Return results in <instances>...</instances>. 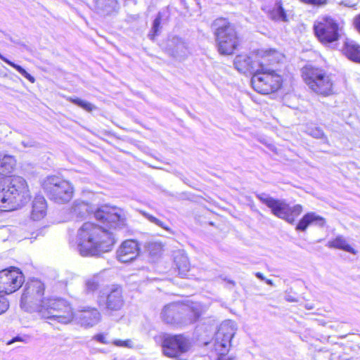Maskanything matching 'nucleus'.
I'll return each mask as SVG.
<instances>
[{
  "instance_id": "obj_43",
  "label": "nucleus",
  "mask_w": 360,
  "mask_h": 360,
  "mask_svg": "<svg viewBox=\"0 0 360 360\" xmlns=\"http://www.w3.org/2000/svg\"><path fill=\"white\" fill-rule=\"evenodd\" d=\"M304 2L316 6H321L326 4V0H303Z\"/></svg>"
},
{
  "instance_id": "obj_32",
  "label": "nucleus",
  "mask_w": 360,
  "mask_h": 360,
  "mask_svg": "<svg viewBox=\"0 0 360 360\" xmlns=\"http://www.w3.org/2000/svg\"><path fill=\"white\" fill-rule=\"evenodd\" d=\"M9 195L8 193V191L5 190V187L2 185L0 181V210H13L11 207H10L9 204Z\"/></svg>"
},
{
  "instance_id": "obj_9",
  "label": "nucleus",
  "mask_w": 360,
  "mask_h": 360,
  "mask_svg": "<svg viewBox=\"0 0 360 360\" xmlns=\"http://www.w3.org/2000/svg\"><path fill=\"white\" fill-rule=\"evenodd\" d=\"M97 304L103 311L108 314L122 309L124 305L122 287L112 285L101 291L97 297Z\"/></svg>"
},
{
  "instance_id": "obj_6",
  "label": "nucleus",
  "mask_w": 360,
  "mask_h": 360,
  "mask_svg": "<svg viewBox=\"0 0 360 360\" xmlns=\"http://www.w3.org/2000/svg\"><path fill=\"white\" fill-rule=\"evenodd\" d=\"M253 89L262 94H269L276 91L282 84L280 75L270 68H265L264 64L261 66L260 70L255 73L251 79Z\"/></svg>"
},
{
  "instance_id": "obj_29",
  "label": "nucleus",
  "mask_w": 360,
  "mask_h": 360,
  "mask_svg": "<svg viewBox=\"0 0 360 360\" xmlns=\"http://www.w3.org/2000/svg\"><path fill=\"white\" fill-rule=\"evenodd\" d=\"M0 59L6 63L8 65L13 67V68H15L20 74H21L24 77L28 79L31 83L35 82L34 77L32 76L30 74H29L22 67L11 61L10 60L4 57L1 53Z\"/></svg>"
},
{
  "instance_id": "obj_19",
  "label": "nucleus",
  "mask_w": 360,
  "mask_h": 360,
  "mask_svg": "<svg viewBox=\"0 0 360 360\" xmlns=\"http://www.w3.org/2000/svg\"><path fill=\"white\" fill-rule=\"evenodd\" d=\"M182 305L178 302L169 303L165 306L162 312V320L167 324L174 326H182Z\"/></svg>"
},
{
  "instance_id": "obj_52",
  "label": "nucleus",
  "mask_w": 360,
  "mask_h": 360,
  "mask_svg": "<svg viewBox=\"0 0 360 360\" xmlns=\"http://www.w3.org/2000/svg\"><path fill=\"white\" fill-rule=\"evenodd\" d=\"M305 307H306L307 309H313V306H312V305H309V304H307V305L305 306Z\"/></svg>"
},
{
  "instance_id": "obj_26",
  "label": "nucleus",
  "mask_w": 360,
  "mask_h": 360,
  "mask_svg": "<svg viewBox=\"0 0 360 360\" xmlns=\"http://www.w3.org/2000/svg\"><path fill=\"white\" fill-rule=\"evenodd\" d=\"M283 58V56L278 51L269 50L264 52V54L262 56V60H259V62H264V67L269 68V65L280 63Z\"/></svg>"
},
{
  "instance_id": "obj_28",
  "label": "nucleus",
  "mask_w": 360,
  "mask_h": 360,
  "mask_svg": "<svg viewBox=\"0 0 360 360\" xmlns=\"http://www.w3.org/2000/svg\"><path fill=\"white\" fill-rule=\"evenodd\" d=\"M327 245L330 248L342 250L353 255L356 254V251L347 243L346 239L342 236H338L334 240L329 241Z\"/></svg>"
},
{
  "instance_id": "obj_22",
  "label": "nucleus",
  "mask_w": 360,
  "mask_h": 360,
  "mask_svg": "<svg viewBox=\"0 0 360 360\" xmlns=\"http://www.w3.org/2000/svg\"><path fill=\"white\" fill-rule=\"evenodd\" d=\"M342 51L350 60L360 63V45L354 41L347 39L344 42Z\"/></svg>"
},
{
  "instance_id": "obj_12",
  "label": "nucleus",
  "mask_w": 360,
  "mask_h": 360,
  "mask_svg": "<svg viewBox=\"0 0 360 360\" xmlns=\"http://www.w3.org/2000/svg\"><path fill=\"white\" fill-rule=\"evenodd\" d=\"M191 347L190 339L181 334L165 335L162 338L163 354L169 358H179L181 354L186 353Z\"/></svg>"
},
{
  "instance_id": "obj_39",
  "label": "nucleus",
  "mask_w": 360,
  "mask_h": 360,
  "mask_svg": "<svg viewBox=\"0 0 360 360\" xmlns=\"http://www.w3.org/2000/svg\"><path fill=\"white\" fill-rule=\"evenodd\" d=\"M302 210L303 209L301 205H295L292 207L289 205L288 213L295 219L302 213Z\"/></svg>"
},
{
  "instance_id": "obj_31",
  "label": "nucleus",
  "mask_w": 360,
  "mask_h": 360,
  "mask_svg": "<svg viewBox=\"0 0 360 360\" xmlns=\"http://www.w3.org/2000/svg\"><path fill=\"white\" fill-rule=\"evenodd\" d=\"M100 287V278L98 276H94L85 281L84 290L86 293H93Z\"/></svg>"
},
{
  "instance_id": "obj_14",
  "label": "nucleus",
  "mask_w": 360,
  "mask_h": 360,
  "mask_svg": "<svg viewBox=\"0 0 360 360\" xmlns=\"http://www.w3.org/2000/svg\"><path fill=\"white\" fill-rule=\"evenodd\" d=\"M257 198L271 209L274 215L285 220L289 224L294 223V217L288 213L289 205L285 200L275 199L264 193L257 194Z\"/></svg>"
},
{
  "instance_id": "obj_11",
  "label": "nucleus",
  "mask_w": 360,
  "mask_h": 360,
  "mask_svg": "<svg viewBox=\"0 0 360 360\" xmlns=\"http://www.w3.org/2000/svg\"><path fill=\"white\" fill-rule=\"evenodd\" d=\"M314 30L320 42L326 45L338 41L340 36L338 22L328 16L317 20L314 25Z\"/></svg>"
},
{
  "instance_id": "obj_48",
  "label": "nucleus",
  "mask_w": 360,
  "mask_h": 360,
  "mask_svg": "<svg viewBox=\"0 0 360 360\" xmlns=\"http://www.w3.org/2000/svg\"><path fill=\"white\" fill-rule=\"evenodd\" d=\"M255 276L257 278H258L259 279L262 280V281H264L265 280V278L264 276H263V274L260 272H257L255 273Z\"/></svg>"
},
{
  "instance_id": "obj_45",
  "label": "nucleus",
  "mask_w": 360,
  "mask_h": 360,
  "mask_svg": "<svg viewBox=\"0 0 360 360\" xmlns=\"http://www.w3.org/2000/svg\"><path fill=\"white\" fill-rule=\"evenodd\" d=\"M353 23L356 30L360 33V13L355 16Z\"/></svg>"
},
{
  "instance_id": "obj_17",
  "label": "nucleus",
  "mask_w": 360,
  "mask_h": 360,
  "mask_svg": "<svg viewBox=\"0 0 360 360\" xmlns=\"http://www.w3.org/2000/svg\"><path fill=\"white\" fill-rule=\"evenodd\" d=\"M140 254V246L135 240H126L122 243L117 250V258L122 262L127 263L134 260Z\"/></svg>"
},
{
  "instance_id": "obj_3",
  "label": "nucleus",
  "mask_w": 360,
  "mask_h": 360,
  "mask_svg": "<svg viewBox=\"0 0 360 360\" xmlns=\"http://www.w3.org/2000/svg\"><path fill=\"white\" fill-rule=\"evenodd\" d=\"M38 309L37 313L44 319H50L63 324L70 323L74 319V313L70 304L60 297H49L44 300L41 307H32Z\"/></svg>"
},
{
  "instance_id": "obj_8",
  "label": "nucleus",
  "mask_w": 360,
  "mask_h": 360,
  "mask_svg": "<svg viewBox=\"0 0 360 360\" xmlns=\"http://www.w3.org/2000/svg\"><path fill=\"white\" fill-rule=\"evenodd\" d=\"M44 285L39 280L34 279L25 284L24 292L20 299V307L26 311L37 312L38 309H33L32 307H41L46 298L43 297Z\"/></svg>"
},
{
  "instance_id": "obj_10",
  "label": "nucleus",
  "mask_w": 360,
  "mask_h": 360,
  "mask_svg": "<svg viewBox=\"0 0 360 360\" xmlns=\"http://www.w3.org/2000/svg\"><path fill=\"white\" fill-rule=\"evenodd\" d=\"M9 204L13 210L24 205L30 200V193L26 181L21 176L11 178L7 188Z\"/></svg>"
},
{
  "instance_id": "obj_40",
  "label": "nucleus",
  "mask_w": 360,
  "mask_h": 360,
  "mask_svg": "<svg viewBox=\"0 0 360 360\" xmlns=\"http://www.w3.org/2000/svg\"><path fill=\"white\" fill-rule=\"evenodd\" d=\"M9 307V303L7 299L2 295H0V315L6 312Z\"/></svg>"
},
{
  "instance_id": "obj_51",
  "label": "nucleus",
  "mask_w": 360,
  "mask_h": 360,
  "mask_svg": "<svg viewBox=\"0 0 360 360\" xmlns=\"http://www.w3.org/2000/svg\"><path fill=\"white\" fill-rule=\"evenodd\" d=\"M264 281H265V282H266L268 285H274V284H273V281H272L271 280H270V279H266V278H265V280H264Z\"/></svg>"
},
{
  "instance_id": "obj_34",
  "label": "nucleus",
  "mask_w": 360,
  "mask_h": 360,
  "mask_svg": "<svg viewBox=\"0 0 360 360\" xmlns=\"http://www.w3.org/2000/svg\"><path fill=\"white\" fill-rule=\"evenodd\" d=\"M68 101H70L71 103L78 105L79 107L83 108L87 112H91L93 110L96 108V107L91 103L82 100L79 98H72L68 97L67 98Z\"/></svg>"
},
{
  "instance_id": "obj_2",
  "label": "nucleus",
  "mask_w": 360,
  "mask_h": 360,
  "mask_svg": "<svg viewBox=\"0 0 360 360\" xmlns=\"http://www.w3.org/2000/svg\"><path fill=\"white\" fill-rule=\"evenodd\" d=\"M91 212H94L95 218L108 229H122L125 225L122 211L115 207L103 205L94 211L88 202L77 199L71 207V214L76 218H83Z\"/></svg>"
},
{
  "instance_id": "obj_33",
  "label": "nucleus",
  "mask_w": 360,
  "mask_h": 360,
  "mask_svg": "<svg viewBox=\"0 0 360 360\" xmlns=\"http://www.w3.org/2000/svg\"><path fill=\"white\" fill-rule=\"evenodd\" d=\"M172 41L174 44L173 48L174 53L180 56H185L187 51L186 43L179 37H173Z\"/></svg>"
},
{
  "instance_id": "obj_27",
  "label": "nucleus",
  "mask_w": 360,
  "mask_h": 360,
  "mask_svg": "<svg viewBox=\"0 0 360 360\" xmlns=\"http://www.w3.org/2000/svg\"><path fill=\"white\" fill-rule=\"evenodd\" d=\"M96 9L103 15L115 11L117 7V0H95Z\"/></svg>"
},
{
  "instance_id": "obj_25",
  "label": "nucleus",
  "mask_w": 360,
  "mask_h": 360,
  "mask_svg": "<svg viewBox=\"0 0 360 360\" xmlns=\"http://www.w3.org/2000/svg\"><path fill=\"white\" fill-rule=\"evenodd\" d=\"M174 263L181 277L186 276L190 269L188 257L184 253L178 252L174 255Z\"/></svg>"
},
{
  "instance_id": "obj_42",
  "label": "nucleus",
  "mask_w": 360,
  "mask_h": 360,
  "mask_svg": "<svg viewBox=\"0 0 360 360\" xmlns=\"http://www.w3.org/2000/svg\"><path fill=\"white\" fill-rule=\"evenodd\" d=\"M93 340H96L102 344L108 345L110 344V342L107 340L105 338V335L103 333H98L95 335L93 337Z\"/></svg>"
},
{
  "instance_id": "obj_36",
  "label": "nucleus",
  "mask_w": 360,
  "mask_h": 360,
  "mask_svg": "<svg viewBox=\"0 0 360 360\" xmlns=\"http://www.w3.org/2000/svg\"><path fill=\"white\" fill-rule=\"evenodd\" d=\"M147 252L152 256L158 255L162 250V245L157 242H149L146 245Z\"/></svg>"
},
{
  "instance_id": "obj_38",
  "label": "nucleus",
  "mask_w": 360,
  "mask_h": 360,
  "mask_svg": "<svg viewBox=\"0 0 360 360\" xmlns=\"http://www.w3.org/2000/svg\"><path fill=\"white\" fill-rule=\"evenodd\" d=\"M308 134L316 139H326L324 132L320 127H314L309 129Z\"/></svg>"
},
{
  "instance_id": "obj_13",
  "label": "nucleus",
  "mask_w": 360,
  "mask_h": 360,
  "mask_svg": "<svg viewBox=\"0 0 360 360\" xmlns=\"http://www.w3.org/2000/svg\"><path fill=\"white\" fill-rule=\"evenodd\" d=\"M25 281L22 271L16 267L0 271V295L11 294L18 290Z\"/></svg>"
},
{
  "instance_id": "obj_35",
  "label": "nucleus",
  "mask_w": 360,
  "mask_h": 360,
  "mask_svg": "<svg viewBox=\"0 0 360 360\" xmlns=\"http://www.w3.org/2000/svg\"><path fill=\"white\" fill-rule=\"evenodd\" d=\"M160 23H161V15L158 13L153 22V26L150 33L148 34V37L151 40H154L155 37L158 35V32L160 29Z\"/></svg>"
},
{
  "instance_id": "obj_18",
  "label": "nucleus",
  "mask_w": 360,
  "mask_h": 360,
  "mask_svg": "<svg viewBox=\"0 0 360 360\" xmlns=\"http://www.w3.org/2000/svg\"><path fill=\"white\" fill-rule=\"evenodd\" d=\"M74 319L82 326L91 328L101 321V314L96 308L87 307L74 314Z\"/></svg>"
},
{
  "instance_id": "obj_50",
  "label": "nucleus",
  "mask_w": 360,
  "mask_h": 360,
  "mask_svg": "<svg viewBox=\"0 0 360 360\" xmlns=\"http://www.w3.org/2000/svg\"><path fill=\"white\" fill-rule=\"evenodd\" d=\"M286 300L288 301V302H296V300H295L292 297H291V296H287L286 297Z\"/></svg>"
},
{
  "instance_id": "obj_47",
  "label": "nucleus",
  "mask_w": 360,
  "mask_h": 360,
  "mask_svg": "<svg viewBox=\"0 0 360 360\" xmlns=\"http://www.w3.org/2000/svg\"><path fill=\"white\" fill-rule=\"evenodd\" d=\"M22 145H23L24 147H32L34 146V142L32 141H22L21 142Z\"/></svg>"
},
{
  "instance_id": "obj_4",
  "label": "nucleus",
  "mask_w": 360,
  "mask_h": 360,
  "mask_svg": "<svg viewBox=\"0 0 360 360\" xmlns=\"http://www.w3.org/2000/svg\"><path fill=\"white\" fill-rule=\"evenodd\" d=\"M218 51L221 55H231L240 40L234 26L226 18H217L212 24Z\"/></svg>"
},
{
  "instance_id": "obj_15",
  "label": "nucleus",
  "mask_w": 360,
  "mask_h": 360,
  "mask_svg": "<svg viewBox=\"0 0 360 360\" xmlns=\"http://www.w3.org/2000/svg\"><path fill=\"white\" fill-rule=\"evenodd\" d=\"M233 335V330L228 326V324L221 325L215 334L214 342V349L219 356L217 360H235L233 357L224 356L231 346V340Z\"/></svg>"
},
{
  "instance_id": "obj_46",
  "label": "nucleus",
  "mask_w": 360,
  "mask_h": 360,
  "mask_svg": "<svg viewBox=\"0 0 360 360\" xmlns=\"http://www.w3.org/2000/svg\"><path fill=\"white\" fill-rule=\"evenodd\" d=\"M15 342H25V338L19 335H17L16 337H14L11 340L8 342V345L13 344Z\"/></svg>"
},
{
  "instance_id": "obj_23",
  "label": "nucleus",
  "mask_w": 360,
  "mask_h": 360,
  "mask_svg": "<svg viewBox=\"0 0 360 360\" xmlns=\"http://www.w3.org/2000/svg\"><path fill=\"white\" fill-rule=\"evenodd\" d=\"M46 213V202L44 197H35L32 203L31 217L34 220L42 219Z\"/></svg>"
},
{
  "instance_id": "obj_7",
  "label": "nucleus",
  "mask_w": 360,
  "mask_h": 360,
  "mask_svg": "<svg viewBox=\"0 0 360 360\" xmlns=\"http://www.w3.org/2000/svg\"><path fill=\"white\" fill-rule=\"evenodd\" d=\"M43 188L49 198L58 204L68 202L73 196L72 185L56 176H48L43 184Z\"/></svg>"
},
{
  "instance_id": "obj_44",
  "label": "nucleus",
  "mask_w": 360,
  "mask_h": 360,
  "mask_svg": "<svg viewBox=\"0 0 360 360\" xmlns=\"http://www.w3.org/2000/svg\"><path fill=\"white\" fill-rule=\"evenodd\" d=\"M339 5H342L346 7L352 8L356 5V3L351 0H342L338 3Z\"/></svg>"
},
{
  "instance_id": "obj_49",
  "label": "nucleus",
  "mask_w": 360,
  "mask_h": 360,
  "mask_svg": "<svg viewBox=\"0 0 360 360\" xmlns=\"http://www.w3.org/2000/svg\"><path fill=\"white\" fill-rule=\"evenodd\" d=\"M224 281H227L229 283L231 284L233 286H234L236 285V283L235 281H232V280H229V279H227V278H224Z\"/></svg>"
},
{
  "instance_id": "obj_5",
  "label": "nucleus",
  "mask_w": 360,
  "mask_h": 360,
  "mask_svg": "<svg viewBox=\"0 0 360 360\" xmlns=\"http://www.w3.org/2000/svg\"><path fill=\"white\" fill-rule=\"evenodd\" d=\"M302 77L309 89L317 95L328 96L333 94V81L324 70L306 66L302 70Z\"/></svg>"
},
{
  "instance_id": "obj_41",
  "label": "nucleus",
  "mask_w": 360,
  "mask_h": 360,
  "mask_svg": "<svg viewBox=\"0 0 360 360\" xmlns=\"http://www.w3.org/2000/svg\"><path fill=\"white\" fill-rule=\"evenodd\" d=\"M112 343L117 347H128V348L132 347V343L130 340H115L114 341L112 342Z\"/></svg>"
},
{
  "instance_id": "obj_37",
  "label": "nucleus",
  "mask_w": 360,
  "mask_h": 360,
  "mask_svg": "<svg viewBox=\"0 0 360 360\" xmlns=\"http://www.w3.org/2000/svg\"><path fill=\"white\" fill-rule=\"evenodd\" d=\"M141 213H142L143 216H144L151 223H153V224L158 225V226L162 227V229H164L165 230H169L168 227L166 226L165 225V224L160 219H157L156 217H153V215H151L146 212H142Z\"/></svg>"
},
{
  "instance_id": "obj_24",
  "label": "nucleus",
  "mask_w": 360,
  "mask_h": 360,
  "mask_svg": "<svg viewBox=\"0 0 360 360\" xmlns=\"http://www.w3.org/2000/svg\"><path fill=\"white\" fill-rule=\"evenodd\" d=\"M16 165L15 158L9 155L0 153V176H8L14 170Z\"/></svg>"
},
{
  "instance_id": "obj_1",
  "label": "nucleus",
  "mask_w": 360,
  "mask_h": 360,
  "mask_svg": "<svg viewBox=\"0 0 360 360\" xmlns=\"http://www.w3.org/2000/svg\"><path fill=\"white\" fill-rule=\"evenodd\" d=\"M76 243L82 256H99L112 250L115 239L105 227L86 222L77 231Z\"/></svg>"
},
{
  "instance_id": "obj_16",
  "label": "nucleus",
  "mask_w": 360,
  "mask_h": 360,
  "mask_svg": "<svg viewBox=\"0 0 360 360\" xmlns=\"http://www.w3.org/2000/svg\"><path fill=\"white\" fill-rule=\"evenodd\" d=\"M233 64L240 72L243 74L250 73L253 75L258 70H260L264 62H259L258 54L252 56L238 55L235 58Z\"/></svg>"
},
{
  "instance_id": "obj_21",
  "label": "nucleus",
  "mask_w": 360,
  "mask_h": 360,
  "mask_svg": "<svg viewBox=\"0 0 360 360\" xmlns=\"http://www.w3.org/2000/svg\"><path fill=\"white\" fill-rule=\"evenodd\" d=\"M202 314V308L198 303L182 305V326L193 323L198 320Z\"/></svg>"
},
{
  "instance_id": "obj_30",
  "label": "nucleus",
  "mask_w": 360,
  "mask_h": 360,
  "mask_svg": "<svg viewBox=\"0 0 360 360\" xmlns=\"http://www.w3.org/2000/svg\"><path fill=\"white\" fill-rule=\"evenodd\" d=\"M270 17L274 20L287 21V15L284 11L281 1H277L276 8H274L270 13Z\"/></svg>"
},
{
  "instance_id": "obj_20",
  "label": "nucleus",
  "mask_w": 360,
  "mask_h": 360,
  "mask_svg": "<svg viewBox=\"0 0 360 360\" xmlns=\"http://www.w3.org/2000/svg\"><path fill=\"white\" fill-rule=\"evenodd\" d=\"M326 219L317 214L316 212H311L305 214L299 221L295 227L296 231L304 232L310 225H314L319 228H323L326 225Z\"/></svg>"
}]
</instances>
